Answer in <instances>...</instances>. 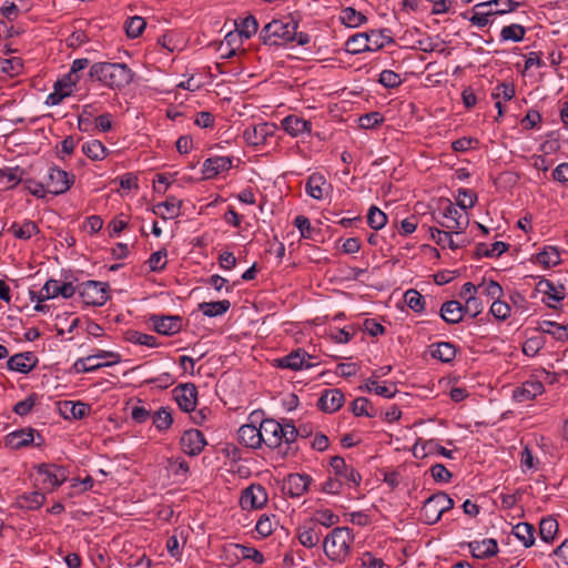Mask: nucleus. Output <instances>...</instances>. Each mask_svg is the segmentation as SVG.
Masks as SVG:
<instances>
[{"label": "nucleus", "mask_w": 568, "mask_h": 568, "mask_svg": "<svg viewBox=\"0 0 568 568\" xmlns=\"http://www.w3.org/2000/svg\"><path fill=\"white\" fill-rule=\"evenodd\" d=\"M88 75L110 90H122L133 81L134 72L123 62H95Z\"/></svg>", "instance_id": "obj_1"}, {"label": "nucleus", "mask_w": 568, "mask_h": 568, "mask_svg": "<svg viewBox=\"0 0 568 568\" xmlns=\"http://www.w3.org/2000/svg\"><path fill=\"white\" fill-rule=\"evenodd\" d=\"M354 539L355 537L351 528H333L322 542L326 558L335 564H345L351 556Z\"/></svg>", "instance_id": "obj_2"}, {"label": "nucleus", "mask_w": 568, "mask_h": 568, "mask_svg": "<svg viewBox=\"0 0 568 568\" xmlns=\"http://www.w3.org/2000/svg\"><path fill=\"white\" fill-rule=\"evenodd\" d=\"M294 28H297V23L293 20H272L261 30L260 39L265 45H285L292 42Z\"/></svg>", "instance_id": "obj_3"}, {"label": "nucleus", "mask_w": 568, "mask_h": 568, "mask_svg": "<svg viewBox=\"0 0 568 568\" xmlns=\"http://www.w3.org/2000/svg\"><path fill=\"white\" fill-rule=\"evenodd\" d=\"M454 507V500L439 491L428 497L420 509V518L428 525L436 524L442 515Z\"/></svg>", "instance_id": "obj_4"}, {"label": "nucleus", "mask_w": 568, "mask_h": 568, "mask_svg": "<svg viewBox=\"0 0 568 568\" xmlns=\"http://www.w3.org/2000/svg\"><path fill=\"white\" fill-rule=\"evenodd\" d=\"M48 193L60 195L65 193L74 183V175L57 166L49 169L44 179Z\"/></svg>", "instance_id": "obj_5"}, {"label": "nucleus", "mask_w": 568, "mask_h": 568, "mask_svg": "<svg viewBox=\"0 0 568 568\" xmlns=\"http://www.w3.org/2000/svg\"><path fill=\"white\" fill-rule=\"evenodd\" d=\"M37 473L41 477V484L51 490L60 487L69 476L67 468L55 464H41L37 467Z\"/></svg>", "instance_id": "obj_6"}, {"label": "nucleus", "mask_w": 568, "mask_h": 568, "mask_svg": "<svg viewBox=\"0 0 568 568\" xmlns=\"http://www.w3.org/2000/svg\"><path fill=\"white\" fill-rule=\"evenodd\" d=\"M79 294L87 305L92 306H102L109 298L106 284L97 281L82 283L79 286Z\"/></svg>", "instance_id": "obj_7"}, {"label": "nucleus", "mask_w": 568, "mask_h": 568, "mask_svg": "<svg viewBox=\"0 0 568 568\" xmlns=\"http://www.w3.org/2000/svg\"><path fill=\"white\" fill-rule=\"evenodd\" d=\"M267 491L260 484H252L241 495L240 505L243 509H260L267 503Z\"/></svg>", "instance_id": "obj_8"}, {"label": "nucleus", "mask_w": 568, "mask_h": 568, "mask_svg": "<svg viewBox=\"0 0 568 568\" xmlns=\"http://www.w3.org/2000/svg\"><path fill=\"white\" fill-rule=\"evenodd\" d=\"M276 132V125L273 123H258L253 126H248L243 132L245 142L253 146L266 144L268 139L274 136Z\"/></svg>", "instance_id": "obj_9"}, {"label": "nucleus", "mask_w": 568, "mask_h": 568, "mask_svg": "<svg viewBox=\"0 0 568 568\" xmlns=\"http://www.w3.org/2000/svg\"><path fill=\"white\" fill-rule=\"evenodd\" d=\"M44 439L40 434H36L33 428H23L17 432H12L7 436V445L12 449H21L31 444L37 447L43 445Z\"/></svg>", "instance_id": "obj_10"}, {"label": "nucleus", "mask_w": 568, "mask_h": 568, "mask_svg": "<svg viewBox=\"0 0 568 568\" xmlns=\"http://www.w3.org/2000/svg\"><path fill=\"white\" fill-rule=\"evenodd\" d=\"M75 287L68 282L61 283L58 280H49L45 282L39 295L37 296L38 302L54 298L61 295L64 298H70L74 295Z\"/></svg>", "instance_id": "obj_11"}, {"label": "nucleus", "mask_w": 568, "mask_h": 568, "mask_svg": "<svg viewBox=\"0 0 568 568\" xmlns=\"http://www.w3.org/2000/svg\"><path fill=\"white\" fill-rule=\"evenodd\" d=\"M180 446L184 454L197 456L206 446V439L201 430L192 428L182 434Z\"/></svg>", "instance_id": "obj_12"}, {"label": "nucleus", "mask_w": 568, "mask_h": 568, "mask_svg": "<svg viewBox=\"0 0 568 568\" xmlns=\"http://www.w3.org/2000/svg\"><path fill=\"white\" fill-rule=\"evenodd\" d=\"M329 465L334 475L342 479L345 485L353 484L357 487L361 484L362 477L359 473L352 465H347L343 457L333 456L329 460Z\"/></svg>", "instance_id": "obj_13"}, {"label": "nucleus", "mask_w": 568, "mask_h": 568, "mask_svg": "<svg viewBox=\"0 0 568 568\" xmlns=\"http://www.w3.org/2000/svg\"><path fill=\"white\" fill-rule=\"evenodd\" d=\"M261 444L268 448H277L281 445L282 424L272 418L263 419L258 426Z\"/></svg>", "instance_id": "obj_14"}, {"label": "nucleus", "mask_w": 568, "mask_h": 568, "mask_svg": "<svg viewBox=\"0 0 568 568\" xmlns=\"http://www.w3.org/2000/svg\"><path fill=\"white\" fill-rule=\"evenodd\" d=\"M150 321L155 332L168 336L179 333L183 326V320L179 315H152Z\"/></svg>", "instance_id": "obj_15"}, {"label": "nucleus", "mask_w": 568, "mask_h": 568, "mask_svg": "<svg viewBox=\"0 0 568 568\" xmlns=\"http://www.w3.org/2000/svg\"><path fill=\"white\" fill-rule=\"evenodd\" d=\"M178 405L184 412H193L197 400V389L194 384L179 385L174 389Z\"/></svg>", "instance_id": "obj_16"}, {"label": "nucleus", "mask_w": 568, "mask_h": 568, "mask_svg": "<svg viewBox=\"0 0 568 568\" xmlns=\"http://www.w3.org/2000/svg\"><path fill=\"white\" fill-rule=\"evenodd\" d=\"M312 483L306 474H290L284 481V489L291 497L297 498L304 495Z\"/></svg>", "instance_id": "obj_17"}, {"label": "nucleus", "mask_w": 568, "mask_h": 568, "mask_svg": "<svg viewBox=\"0 0 568 568\" xmlns=\"http://www.w3.org/2000/svg\"><path fill=\"white\" fill-rule=\"evenodd\" d=\"M312 358L306 352L302 349L294 351L288 355L277 358L276 366L281 368H290L292 371H298L302 368H310L313 364L307 363L306 359Z\"/></svg>", "instance_id": "obj_18"}, {"label": "nucleus", "mask_w": 568, "mask_h": 568, "mask_svg": "<svg viewBox=\"0 0 568 568\" xmlns=\"http://www.w3.org/2000/svg\"><path fill=\"white\" fill-rule=\"evenodd\" d=\"M545 390L544 384L539 381H526L513 390V398L518 403L532 400Z\"/></svg>", "instance_id": "obj_19"}, {"label": "nucleus", "mask_w": 568, "mask_h": 568, "mask_svg": "<svg viewBox=\"0 0 568 568\" xmlns=\"http://www.w3.org/2000/svg\"><path fill=\"white\" fill-rule=\"evenodd\" d=\"M344 400V394L341 389H325L318 399V407L325 413H334L343 406Z\"/></svg>", "instance_id": "obj_20"}, {"label": "nucleus", "mask_w": 568, "mask_h": 568, "mask_svg": "<svg viewBox=\"0 0 568 568\" xmlns=\"http://www.w3.org/2000/svg\"><path fill=\"white\" fill-rule=\"evenodd\" d=\"M37 357L31 352L20 353L11 356L7 366L10 371L27 374L31 372L37 365Z\"/></svg>", "instance_id": "obj_21"}, {"label": "nucleus", "mask_w": 568, "mask_h": 568, "mask_svg": "<svg viewBox=\"0 0 568 568\" xmlns=\"http://www.w3.org/2000/svg\"><path fill=\"white\" fill-rule=\"evenodd\" d=\"M232 168V159L229 156H214L203 162L202 172L205 179H213L219 173L229 171Z\"/></svg>", "instance_id": "obj_22"}, {"label": "nucleus", "mask_w": 568, "mask_h": 568, "mask_svg": "<svg viewBox=\"0 0 568 568\" xmlns=\"http://www.w3.org/2000/svg\"><path fill=\"white\" fill-rule=\"evenodd\" d=\"M471 555L478 559L493 557L498 551V544L493 538L474 540L468 544Z\"/></svg>", "instance_id": "obj_23"}, {"label": "nucleus", "mask_w": 568, "mask_h": 568, "mask_svg": "<svg viewBox=\"0 0 568 568\" xmlns=\"http://www.w3.org/2000/svg\"><path fill=\"white\" fill-rule=\"evenodd\" d=\"M240 444L247 448L258 449L262 447L260 429L253 424L242 425L237 432Z\"/></svg>", "instance_id": "obj_24"}, {"label": "nucleus", "mask_w": 568, "mask_h": 568, "mask_svg": "<svg viewBox=\"0 0 568 568\" xmlns=\"http://www.w3.org/2000/svg\"><path fill=\"white\" fill-rule=\"evenodd\" d=\"M282 128L290 135L298 136L305 132H311L312 124L310 121L298 115L291 114L282 120Z\"/></svg>", "instance_id": "obj_25"}, {"label": "nucleus", "mask_w": 568, "mask_h": 568, "mask_svg": "<svg viewBox=\"0 0 568 568\" xmlns=\"http://www.w3.org/2000/svg\"><path fill=\"white\" fill-rule=\"evenodd\" d=\"M520 6L519 2L514 0H490L475 4V9L487 8L491 12V17L497 14H505L515 11Z\"/></svg>", "instance_id": "obj_26"}, {"label": "nucleus", "mask_w": 568, "mask_h": 568, "mask_svg": "<svg viewBox=\"0 0 568 568\" xmlns=\"http://www.w3.org/2000/svg\"><path fill=\"white\" fill-rule=\"evenodd\" d=\"M440 317L448 324H457L464 317V307L458 301L445 302L440 307Z\"/></svg>", "instance_id": "obj_27"}, {"label": "nucleus", "mask_w": 568, "mask_h": 568, "mask_svg": "<svg viewBox=\"0 0 568 568\" xmlns=\"http://www.w3.org/2000/svg\"><path fill=\"white\" fill-rule=\"evenodd\" d=\"M182 201L174 196H169L164 202L159 203L153 212L160 215L162 219H174L180 215Z\"/></svg>", "instance_id": "obj_28"}, {"label": "nucleus", "mask_w": 568, "mask_h": 568, "mask_svg": "<svg viewBox=\"0 0 568 568\" xmlns=\"http://www.w3.org/2000/svg\"><path fill=\"white\" fill-rule=\"evenodd\" d=\"M536 329L551 335L557 341H568V325H561L551 321H541L538 323Z\"/></svg>", "instance_id": "obj_29"}, {"label": "nucleus", "mask_w": 568, "mask_h": 568, "mask_svg": "<svg viewBox=\"0 0 568 568\" xmlns=\"http://www.w3.org/2000/svg\"><path fill=\"white\" fill-rule=\"evenodd\" d=\"M60 410L65 418L81 419L89 414L90 406L81 402L64 400L60 406Z\"/></svg>", "instance_id": "obj_30"}, {"label": "nucleus", "mask_w": 568, "mask_h": 568, "mask_svg": "<svg viewBox=\"0 0 568 568\" xmlns=\"http://www.w3.org/2000/svg\"><path fill=\"white\" fill-rule=\"evenodd\" d=\"M326 185V180L322 174L314 173L308 176L306 184H305V191L306 193L315 199L321 200L324 196V186Z\"/></svg>", "instance_id": "obj_31"}, {"label": "nucleus", "mask_w": 568, "mask_h": 568, "mask_svg": "<svg viewBox=\"0 0 568 568\" xmlns=\"http://www.w3.org/2000/svg\"><path fill=\"white\" fill-rule=\"evenodd\" d=\"M297 538L302 546L313 548L318 545L321 535L315 526L303 525L297 529Z\"/></svg>", "instance_id": "obj_32"}, {"label": "nucleus", "mask_w": 568, "mask_h": 568, "mask_svg": "<svg viewBox=\"0 0 568 568\" xmlns=\"http://www.w3.org/2000/svg\"><path fill=\"white\" fill-rule=\"evenodd\" d=\"M231 307L229 300L216 302H203L199 304V310L207 317L221 316Z\"/></svg>", "instance_id": "obj_33"}, {"label": "nucleus", "mask_w": 568, "mask_h": 568, "mask_svg": "<svg viewBox=\"0 0 568 568\" xmlns=\"http://www.w3.org/2000/svg\"><path fill=\"white\" fill-rule=\"evenodd\" d=\"M432 356L443 363H449L456 356V348L452 343L440 342L432 345Z\"/></svg>", "instance_id": "obj_34"}, {"label": "nucleus", "mask_w": 568, "mask_h": 568, "mask_svg": "<svg viewBox=\"0 0 568 568\" xmlns=\"http://www.w3.org/2000/svg\"><path fill=\"white\" fill-rule=\"evenodd\" d=\"M8 232L12 233L17 239L29 240L32 235L39 232V227L33 221L28 220L22 225L12 223L8 229Z\"/></svg>", "instance_id": "obj_35"}, {"label": "nucleus", "mask_w": 568, "mask_h": 568, "mask_svg": "<svg viewBox=\"0 0 568 568\" xmlns=\"http://www.w3.org/2000/svg\"><path fill=\"white\" fill-rule=\"evenodd\" d=\"M537 290L548 296L549 300L560 302L565 298V290L562 286H556L549 280H541L537 284Z\"/></svg>", "instance_id": "obj_36"}, {"label": "nucleus", "mask_w": 568, "mask_h": 568, "mask_svg": "<svg viewBox=\"0 0 568 568\" xmlns=\"http://www.w3.org/2000/svg\"><path fill=\"white\" fill-rule=\"evenodd\" d=\"M82 152L93 161L102 160L108 154L106 148L99 140H91L83 143Z\"/></svg>", "instance_id": "obj_37"}, {"label": "nucleus", "mask_w": 568, "mask_h": 568, "mask_svg": "<svg viewBox=\"0 0 568 568\" xmlns=\"http://www.w3.org/2000/svg\"><path fill=\"white\" fill-rule=\"evenodd\" d=\"M233 547L236 549L235 556L240 559H250L257 565H262L265 561L264 555L254 547L240 544H235Z\"/></svg>", "instance_id": "obj_38"}, {"label": "nucleus", "mask_w": 568, "mask_h": 568, "mask_svg": "<svg viewBox=\"0 0 568 568\" xmlns=\"http://www.w3.org/2000/svg\"><path fill=\"white\" fill-rule=\"evenodd\" d=\"M534 526L528 523H519L513 528V534L523 542L525 547L534 545Z\"/></svg>", "instance_id": "obj_39"}, {"label": "nucleus", "mask_w": 568, "mask_h": 568, "mask_svg": "<svg viewBox=\"0 0 568 568\" xmlns=\"http://www.w3.org/2000/svg\"><path fill=\"white\" fill-rule=\"evenodd\" d=\"M444 217L447 220L446 222H439V225L447 229V230H457L462 229V223L459 219L462 217L460 212L452 204L449 203L445 209L443 213Z\"/></svg>", "instance_id": "obj_40"}, {"label": "nucleus", "mask_w": 568, "mask_h": 568, "mask_svg": "<svg viewBox=\"0 0 568 568\" xmlns=\"http://www.w3.org/2000/svg\"><path fill=\"white\" fill-rule=\"evenodd\" d=\"M430 237L443 248L449 247L452 250H456L459 247L458 244L453 240L452 233L448 231H443L437 227L429 229Z\"/></svg>", "instance_id": "obj_41"}, {"label": "nucleus", "mask_w": 568, "mask_h": 568, "mask_svg": "<svg viewBox=\"0 0 568 568\" xmlns=\"http://www.w3.org/2000/svg\"><path fill=\"white\" fill-rule=\"evenodd\" d=\"M346 48L347 51L351 53H359L372 50L369 47V39L367 34L364 33H357L355 36H352L346 41Z\"/></svg>", "instance_id": "obj_42"}, {"label": "nucleus", "mask_w": 568, "mask_h": 568, "mask_svg": "<svg viewBox=\"0 0 568 568\" xmlns=\"http://www.w3.org/2000/svg\"><path fill=\"white\" fill-rule=\"evenodd\" d=\"M111 363H98L94 359L93 355L88 357L79 358L73 364V369L75 373H90L94 372L103 366H110Z\"/></svg>", "instance_id": "obj_43"}, {"label": "nucleus", "mask_w": 568, "mask_h": 568, "mask_svg": "<svg viewBox=\"0 0 568 568\" xmlns=\"http://www.w3.org/2000/svg\"><path fill=\"white\" fill-rule=\"evenodd\" d=\"M526 29L521 24L513 23L500 31L501 41L519 42L525 38Z\"/></svg>", "instance_id": "obj_44"}, {"label": "nucleus", "mask_w": 568, "mask_h": 568, "mask_svg": "<svg viewBox=\"0 0 568 568\" xmlns=\"http://www.w3.org/2000/svg\"><path fill=\"white\" fill-rule=\"evenodd\" d=\"M557 531H558V523L554 518L548 517V518H544L540 520L539 535L544 541H546V542L552 541Z\"/></svg>", "instance_id": "obj_45"}, {"label": "nucleus", "mask_w": 568, "mask_h": 568, "mask_svg": "<svg viewBox=\"0 0 568 568\" xmlns=\"http://www.w3.org/2000/svg\"><path fill=\"white\" fill-rule=\"evenodd\" d=\"M537 263L550 267L560 263V254L554 246H549L536 255Z\"/></svg>", "instance_id": "obj_46"}, {"label": "nucleus", "mask_w": 568, "mask_h": 568, "mask_svg": "<svg viewBox=\"0 0 568 568\" xmlns=\"http://www.w3.org/2000/svg\"><path fill=\"white\" fill-rule=\"evenodd\" d=\"M21 173L18 166L0 169V183L7 189H13L21 181Z\"/></svg>", "instance_id": "obj_47"}, {"label": "nucleus", "mask_w": 568, "mask_h": 568, "mask_svg": "<svg viewBox=\"0 0 568 568\" xmlns=\"http://www.w3.org/2000/svg\"><path fill=\"white\" fill-rule=\"evenodd\" d=\"M311 521L314 524V526L317 524L328 528L338 524L339 517L329 509H321L315 511Z\"/></svg>", "instance_id": "obj_48"}, {"label": "nucleus", "mask_w": 568, "mask_h": 568, "mask_svg": "<svg viewBox=\"0 0 568 568\" xmlns=\"http://www.w3.org/2000/svg\"><path fill=\"white\" fill-rule=\"evenodd\" d=\"M45 500V496L41 491H31L20 497L19 504L22 508L38 509Z\"/></svg>", "instance_id": "obj_49"}, {"label": "nucleus", "mask_w": 568, "mask_h": 568, "mask_svg": "<svg viewBox=\"0 0 568 568\" xmlns=\"http://www.w3.org/2000/svg\"><path fill=\"white\" fill-rule=\"evenodd\" d=\"M145 26V20L139 16L129 18L124 23L125 32L128 37L132 39L140 37Z\"/></svg>", "instance_id": "obj_50"}, {"label": "nucleus", "mask_w": 568, "mask_h": 568, "mask_svg": "<svg viewBox=\"0 0 568 568\" xmlns=\"http://www.w3.org/2000/svg\"><path fill=\"white\" fill-rule=\"evenodd\" d=\"M237 31L240 36L244 37L245 39H250L252 36H254L257 32L258 23L255 17L247 16L243 18L240 23H236Z\"/></svg>", "instance_id": "obj_51"}, {"label": "nucleus", "mask_w": 568, "mask_h": 568, "mask_svg": "<svg viewBox=\"0 0 568 568\" xmlns=\"http://www.w3.org/2000/svg\"><path fill=\"white\" fill-rule=\"evenodd\" d=\"M172 423V414L166 407H161L153 415V424L160 432L169 429Z\"/></svg>", "instance_id": "obj_52"}, {"label": "nucleus", "mask_w": 568, "mask_h": 568, "mask_svg": "<svg viewBox=\"0 0 568 568\" xmlns=\"http://www.w3.org/2000/svg\"><path fill=\"white\" fill-rule=\"evenodd\" d=\"M341 20L348 27H358L366 21L363 13L356 11L354 8L347 7L343 9Z\"/></svg>", "instance_id": "obj_53"}, {"label": "nucleus", "mask_w": 568, "mask_h": 568, "mask_svg": "<svg viewBox=\"0 0 568 568\" xmlns=\"http://www.w3.org/2000/svg\"><path fill=\"white\" fill-rule=\"evenodd\" d=\"M367 223L374 230L383 229L387 223V215L377 206H371L367 214Z\"/></svg>", "instance_id": "obj_54"}, {"label": "nucleus", "mask_w": 568, "mask_h": 568, "mask_svg": "<svg viewBox=\"0 0 568 568\" xmlns=\"http://www.w3.org/2000/svg\"><path fill=\"white\" fill-rule=\"evenodd\" d=\"M126 339L131 343L144 345L148 347H156L159 344L156 337L138 331H130L126 333Z\"/></svg>", "instance_id": "obj_55"}, {"label": "nucleus", "mask_w": 568, "mask_h": 568, "mask_svg": "<svg viewBox=\"0 0 568 568\" xmlns=\"http://www.w3.org/2000/svg\"><path fill=\"white\" fill-rule=\"evenodd\" d=\"M462 17L464 19H468L474 26L478 28H484L489 23L491 12H489L488 9L484 11L483 9H475L474 7L471 17H468V13L466 12L462 13Z\"/></svg>", "instance_id": "obj_56"}, {"label": "nucleus", "mask_w": 568, "mask_h": 568, "mask_svg": "<svg viewBox=\"0 0 568 568\" xmlns=\"http://www.w3.org/2000/svg\"><path fill=\"white\" fill-rule=\"evenodd\" d=\"M275 516L262 515L256 523L255 530L262 536L267 537L272 535L276 526Z\"/></svg>", "instance_id": "obj_57"}, {"label": "nucleus", "mask_w": 568, "mask_h": 568, "mask_svg": "<svg viewBox=\"0 0 568 568\" xmlns=\"http://www.w3.org/2000/svg\"><path fill=\"white\" fill-rule=\"evenodd\" d=\"M510 306L500 298L494 301L490 305V313L498 321L507 320L510 316Z\"/></svg>", "instance_id": "obj_58"}, {"label": "nucleus", "mask_w": 568, "mask_h": 568, "mask_svg": "<svg viewBox=\"0 0 568 568\" xmlns=\"http://www.w3.org/2000/svg\"><path fill=\"white\" fill-rule=\"evenodd\" d=\"M80 75L65 74L63 78L58 80L54 84V89H59L61 92H68V97L72 94L73 88L79 82Z\"/></svg>", "instance_id": "obj_59"}, {"label": "nucleus", "mask_w": 568, "mask_h": 568, "mask_svg": "<svg viewBox=\"0 0 568 568\" xmlns=\"http://www.w3.org/2000/svg\"><path fill=\"white\" fill-rule=\"evenodd\" d=\"M378 82L388 89H394L400 85L402 79L400 75L392 70H384L379 74Z\"/></svg>", "instance_id": "obj_60"}, {"label": "nucleus", "mask_w": 568, "mask_h": 568, "mask_svg": "<svg viewBox=\"0 0 568 568\" xmlns=\"http://www.w3.org/2000/svg\"><path fill=\"white\" fill-rule=\"evenodd\" d=\"M166 255L168 252L165 248L152 253L148 261L150 270L153 272L162 271L166 265Z\"/></svg>", "instance_id": "obj_61"}, {"label": "nucleus", "mask_w": 568, "mask_h": 568, "mask_svg": "<svg viewBox=\"0 0 568 568\" xmlns=\"http://www.w3.org/2000/svg\"><path fill=\"white\" fill-rule=\"evenodd\" d=\"M405 302L414 312H422L424 310V297L415 290H408L405 293Z\"/></svg>", "instance_id": "obj_62"}, {"label": "nucleus", "mask_w": 568, "mask_h": 568, "mask_svg": "<svg viewBox=\"0 0 568 568\" xmlns=\"http://www.w3.org/2000/svg\"><path fill=\"white\" fill-rule=\"evenodd\" d=\"M477 201V195L468 190V189H460L458 190V197H457V204L466 210V209H470L475 205Z\"/></svg>", "instance_id": "obj_63"}, {"label": "nucleus", "mask_w": 568, "mask_h": 568, "mask_svg": "<svg viewBox=\"0 0 568 568\" xmlns=\"http://www.w3.org/2000/svg\"><path fill=\"white\" fill-rule=\"evenodd\" d=\"M22 68L21 60L19 58L0 59V71L10 75H16Z\"/></svg>", "instance_id": "obj_64"}]
</instances>
